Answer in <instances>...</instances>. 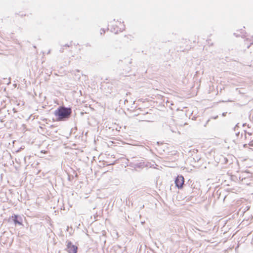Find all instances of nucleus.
Masks as SVG:
<instances>
[{
    "label": "nucleus",
    "mask_w": 253,
    "mask_h": 253,
    "mask_svg": "<svg viewBox=\"0 0 253 253\" xmlns=\"http://www.w3.org/2000/svg\"><path fill=\"white\" fill-rule=\"evenodd\" d=\"M71 113V109L65 107H59L54 112V115L57 117V121H62L68 119L70 117Z\"/></svg>",
    "instance_id": "obj_1"
},
{
    "label": "nucleus",
    "mask_w": 253,
    "mask_h": 253,
    "mask_svg": "<svg viewBox=\"0 0 253 253\" xmlns=\"http://www.w3.org/2000/svg\"><path fill=\"white\" fill-rule=\"evenodd\" d=\"M113 30L115 33L117 34L125 30V25L123 22L119 21H114L113 25Z\"/></svg>",
    "instance_id": "obj_2"
},
{
    "label": "nucleus",
    "mask_w": 253,
    "mask_h": 253,
    "mask_svg": "<svg viewBox=\"0 0 253 253\" xmlns=\"http://www.w3.org/2000/svg\"><path fill=\"white\" fill-rule=\"evenodd\" d=\"M247 143L244 145L245 148L253 147V133H248L246 136Z\"/></svg>",
    "instance_id": "obj_3"
},
{
    "label": "nucleus",
    "mask_w": 253,
    "mask_h": 253,
    "mask_svg": "<svg viewBox=\"0 0 253 253\" xmlns=\"http://www.w3.org/2000/svg\"><path fill=\"white\" fill-rule=\"evenodd\" d=\"M184 183V178L182 175H178L175 180V184L179 189H182Z\"/></svg>",
    "instance_id": "obj_4"
},
{
    "label": "nucleus",
    "mask_w": 253,
    "mask_h": 253,
    "mask_svg": "<svg viewBox=\"0 0 253 253\" xmlns=\"http://www.w3.org/2000/svg\"><path fill=\"white\" fill-rule=\"evenodd\" d=\"M78 247L72 244L71 242H68L67 244V251L68 253H77Z\"/></svg>",
    "instance_id": "obj_5"
},
{
    "label": "nucleus",
    "mask_w": 253,
    "mask_h": 253,
    "mask_svg": "<svg viewBox=\"0 0 253 253\" xmlns=\"http://www.w3.org/2000/svg\"><path fill=\"white\" fill-rule=\"evenodd\" d=\"M246 42H247L246 44H247V47H249L251 45L253 44V38L251 37V38H247Z\"/></svg>",
    "instance_id": "obj_6"
},
{
    "label": "nucleus",
    "mask_w": 253,
    "mask_h": 253,
    "mask_svg": "<svg viewBox=\"0 0 253 253\" xmlns=\"http://www.w3.org/2000/svg\"><path fill=\"white\" fill-rule=\"evenodd\" d=\"M12 218L13 219V221H14V222L15 224H18L19 225H21V223L19 222L18 220H17V218H18V215H14V216H12Z\"/></svg>",
    "instance_id": "obj_7"
}]
</instances>
